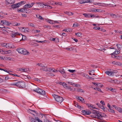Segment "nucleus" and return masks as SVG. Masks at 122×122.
I'll return each mask as SVG.
<instances>
[{"label":"nucleus","mask_w":122,"mask_h":122,"mask_svg":"<svg viewBox=\"0 0 122 122\" xmlns=\"http://www.w3.org/2000/svg\"><path fill=\"white\" fill-rule=\"evenodd\" d=\"M75 34L77 36L79 37H81L82 35L81 33H75Z\"/></svg>","instance_id":"obj_33"},{"label":"nucleus","mask_w":122,"mask_h":122,"mask_svg":"<svg viewBox=\"0 0 122 122\" xmlns=\"http://www.w3.org/2000/svg\"><path fill=\"white\" fill-rule=\"evenodd\" d=\"M28 25L30 26H31L33 27H35L34 25L32 23H29L28 24Z\"/></svg>","instance_id":"obj_36"},{"label":"nucleus","mask_w":122,"mask_h":122,"mask_svg":"<svg viewBox=\"0 0 122 122\" xmlns=\"http://www.w3.org/2000/svg\"><path fill=\"white\" fill-rule=\"evenodd\" d=\"M108 111L109 112L112 113H114L115 112V111L113 110L112 108H109V109H108Z\"/></svg>","instance_id":"obj_28"},{"label":"nucleus","mask_w":122,"mask_h":122,"mask_svg":"<svg viewBox=\"0 0 122 122\" xmlns=\"http://www.w3.org/2000/svg\"><path fill=\"white\" fill-rule=\"evenodd\" d=\"M97 49L98 50H99V51H103V50H105V49L104 48H98V49Z\"/></svg>","instance_id":"obj_45"},{"label":"nucleus","mask_w":122,"mask_h":122,"mask_svg":"<svg viewBox=\"0 0 122 122\" xmlns=\"http://www.w3.org/2000/svg\"><path fill=\"white\" fill-rule=\"evenodd\" d=\"M112 71H107L105 72V73L107 74L110 75L111 76L112 75H113L112 74Z\"/></svg>","instance_id":"obj_22"},{"label":"nucleus","mask_w":122,"mask_h":122,"mask_svg":"<svg viewBox=\"0 0 122 122\" xmlns=\"http://www.w3.org/2000/svg\"><path fill=\"white\" fill-rule=\"evenodd\" d=\"M33 90L35 92H36L44 96L46 95V92L45 91L42 89L39 88L38 87L36 88L35 90Z\"/></svg>","instance_id":"obj_3"},{"label":"nucleus","mask_w":122,"mask_h":122,"mask_svg":"<svg viewBox=\"0 0 122 122\" xmlns=\"http://www.w3.org/2000/svg\"><path fill=\"white\" fill-rule=\"evenodd\" d=\"M62 86L65 88L66 89H69V86H68L67 84L65 82H63V84Z\"/></svg>","instance_id":"obj_18"},{"label":"nucleus","mask_w":122,"mask_h":122,"mask_svg":"<svg viewBox=\"0 0 122 122\" xmlns=\"http://www.w3.org/2000/svg\"><path fill=\"white\" fill-rule=\"evenodd\" d=\"M22 31L24 32H29V30L27 28L22 27Z\"/></svg>","instance_id":"obj_13"},{"label":"nucleus","mask_w":122,"mask_h":122,"mask_svg":"<svg viewBox=\"0 0 122 122\" xmlns=\"http://www.w3.org/2000/svg\"><path fill=\"white\" fill-rule=\"evenodd\" d=\"M16 50L19 53L22 54L23 55H28L29 54L28 51L25 49L19 48L17 49Z\"/></svg>","instance_id":"obj_1"},{"label":"nucleus","mask_w":122,"mask_h":122,"mask_svg":"<svg viewBox=\"0 0 122 122\" xmlns=\"http://www.w3.org/2000/svg\"><path fill=\"white\" fill-rule=\"evenodd\" d=\"M25 10L24 8H22L20 10L18 9L17 10L19 12H23L25 11Z\"/></svg>","instance_id":"obj_24"},{"label":"nucleus","mask_w":122,"mask_h":122,"mask_svg":"<svg viewBox=\"0 0 122 122\" xmlns=\"http://www.w3.org/2000/svg\"><path fill=\"white\" fill-rule=\"evenodd\" d=\"M17 81L15 82H12L11 83V85H15L17 86Z\"/></svg>","instance_id":"obj_38"},{"label":"nucleus","mask_w":122,"mask_h":122,"mask_svg":"<svg viewBox=\"0 0 122 122\" xmlns=\"http://www.w3.org/2000/svg\"><path fill=\"white\" fill-rule=\"evenodd\" d=\"M10 77L8 76H6L5 77V79L6 80H7L9 79Z\"/></svg>","instance_id":"obj_59"},{"label":"nucleus","mask_w":122,"mask_h":122,"mask_svg":"<svg viewBox=\"0 0 122 122\" xmlns=\"http://www.w3.org/2000/svg\"><path fill=\"white\" fill-rule=\"evenodd\" d=\"M6 47L7 48L9 49L10 48H11V45L10 44H6Z\"/></svg>","instance_id":"obj_20"},{"label":"nucleus","mask_w":122,"mask_h":122,"mask_svg":"<svg viewBox=\"0 0 122 122\" xmlns=\"http://www.w3.org/2000/svg\"><path fill=\"white\" fill-rule=\"evenodd\" d=\"M17 87L20 88H25V82L20 81H17Z\"/></svg>","instance_id":"obj_4"},{"label":"nucleus","mask_w":122,"mask_h":122,"mask_svg":"<svg viewBox=\"0 0 122 122\" xmlns=\"http://www.w3.org/2000/svg\"><path fill=\"white\" fill-rule=\"evenodd\" d=\"M25 3V2L24 1H22L20 2L19 3H18V4H19L18 5H19V6L21 5L22 4H24Z\"/></svg>","instance_id":"obj_40"},{"label":"nucleus","mask_w":122,"mask_h":122,"mask_svg":"<svg viewBox=\"0 0 122 122\" xmlns=\"http://www.w3.org/2000/svg\"><path fill=\"white\" fill-rule=\"evenodd\" d=\"M79 25L78 24L76 23L73 24V27H77Z\"/></svg>","instance_id":"obj_34"},{"label":"nucleus","mask_w":122,"mask_h":122,"mask_svg":"<svg viewBox=\"0 0 122 122\" xmlns=\"http://www.w3.org/2000/svg\"><path fill=\"white\" fill-rule=\"evenodd\" d=\"M68 70L69 72L72 73H73L76 71V70H71L70 69H69Z\"/></svg>","instance_id":"obj_50"},{"label":"nucleus","mask_w":122,"mask_h":122,"mask_svg":"<svg viewBox=\"0 0 122 122\" xmlns=\"http://www.w3.org/2000/svg\"><path fill=\"white\" fill-rule=\"evenodd\" d=\"M112 106L115 108L117 110L118 107H117L116 106L114 105H112Z\"/></svg>","instance_id":"obj_61"},{"label":"nucleus","mask_w":122,"mask_h":122,"mask_svg":"<svg viewBox=\"0 0 122 122\" xmlns=\"http://www.w3.org/2000/svg\"><path fill=\"white\" fill-rule=\"evenodd\" d=\"M59 71L62 74L63 73H65V71L64 70V69L63 68H62V70H60V71Z\"/></svg>","instance_id":"obj_42"},{"label":"nucleus","mask_w":122,"mask_h":122,"mask_svg":"<svg viewBox=\"0 0 122 122\" xmlns=\"http://www.w3.org/2000/svg\"><path fill=\"white\" fill-rule=\"evenodd\" d=\"M120 51L119 49L117 50L116 49L115 50V51H116V52H117L116 54H118L120 53Z\"/></svg>","instance_id":"obj_52"},{"label":"nucleus","mask_w":122,"mask_h":122,"mask_svg":"<svg viewBox=\"0 0 122 122\" xmlns=\"http://www.w3.org/2000/svg\"><path fill=\"white\" fill-rule=\"evenodd\" d=\"M101 112L99 111H98V112H97V115L96 116H97L99 115V116H100V117H107V116L106 115V114H105V116H103L101 114Z\"/></svg>","instance_id":"obj_16"},{"label":"nucleus","mask_w":122,"mask_h":122,"mask_svg":"<svg viewBox=\"0 0 122 122\" xmlns=\"http://www.w3.org/2000/svg\"><path fill=\"white\" fill-rule=\"evenodd\" d=\"M117 110L120 112L122 113V109L120 107H118Z\"/></svg>","instance_id":"obj_29"},{"label":"nucleus","mask_w":122,"mask_h":122,"mask_svg":"<svg viewBox=\"0 0 122 122\" xmlns=\"http://www.w3.org/2000/svg\"><path fill=\"white\" fill-rule=\"evenodd\" d=\"M51 68H47V66L46 67L45 66H44V67H43L41 68L40 69V70L46 71H50V70H51Z\"/></svg>","instance_id":"obj_9"},{"label":"nucleus","mask_w":122,"mask_h":122,"mask_svg":"<svg viewBox=\"0 0 122 122\" xmlns=\"http://www.w3.org/2000/svg\"><path fill=\"white\" fill-rule=\"evenodd\" d=\"M44 27L45 28H50V27L49 26H47L46 25H44Z\"/></svg>","instance_id":"obj_62"},{"label":"nucleus","mask_w":122,"mask_h":122,"mask_svg":"<svg viewBox=\"0 0 122 122\" xmlns=\"http://www.w3.org/2000/svg\"><path fill=\"white\" fill-rule=\"evenodd\" d=\"M92 111H91V113H93L95 115H97V112H98V111L95 110L93 109H92Z\"/></svg>","instance_id":"obj_23"},{"label":"nucleus","mask_w":122,"mask_h":122,"mask_svg":"<svg viewBox=\"0 0 122 122\" xmlns=\"http://www.w3.org/2000/svg\"><path fill=\"white\" fill-rule=\"evenodd\" d=\"M82 113L86 115H90L91 112L90 111H89L87 110H83L82 111Z\"/></svg>","instance_id":"obj_8"},{"label":"nucleus","mask_w":122,"mask_h":122,"mask_svg":"<svg viewBox=\"0 0 122 122\" xmlns=\"http://www.w3.org/2000/svg\"><path fill=\"white\" fill-rule=\"evenodd\" d=\"M46 20V22L49 23L50 24H52L53 23V22H51V20Z\"/></svg>","instance_id":"obj_47"},{"label":"nucleus","mask_w":122,"mask_h":122,"mask_svg":"<svg viewBox=\"0 0 122 122\" xmlns=\"http://www.w3.org/2000/svg\"><path fill=\"white\" fill-rule=\"evenodd\" d=\"M22 36V40H25L26 39V37L25 36L23 35L22 34V35H21Z\"/></svg>","instance_id":"obj_48"},{"label":"nucleus","mask_w":122,"mask_h":122,"mask_svg":"<svg viewBox=\"0 0 122 122\" xmlns=\"http://www.w3.org/2000/svg\"><path fill=\"white\" fill-rule=\"evenodd\" d=\"M106 89L107 90H109L113 92L114 91V90H115V89H113L112 88H111V87L107 88H106Z\"/></svg>","instance_id":"obj_25"},{"label":"nucleus","mask_w":122,"mask_h":122,"mask_svg":"<svg viewBox=\"0 0 122 122\" xmlns=\"http://www.w3.org/2000/svg\"><path fill=\"white\" fill-rule=\"evenodd\" d=\"M31 122H43L38 117H36L35 118L31 117L30 118Z\"/></svg>","instance_id":"obj_5"},{"label":"nucleus","mask_w":122,"mask_h":122,"mask_svg":"<svg viewBox=\"0 0 122 122\" xmlns=\"http://www.w3.org/2000/svg\"><path fill=\"white\" fill-rule=\"evenodd\" d=\"M94 89L95 90H97L98 91H99L101 92H102L101 90V89L98 87H96V88H94Z\"/></svg>","instance_id":"obj_30"},{"label":"nucleus","mask_w":122,"mask_h":122,"mask_svg":"<svg viewBox=\"0 0 122 122\" xmlns=\"http://www.w3.org/2000/svg\"><path fill=\"white\" fill-rule=\"evenodd\" d=\"M29 4H27L25 5L23 7L24 8H28L29 7Z\"/></svg>","instance_id":"obj_43"},{"label":"nucleus","mask_w":122,"mask_h":122,"mask_svg":"<svg viewBox=\"0 0 122 122\" xmlns=\"http://www.w3.org/2000/svg\"><path fill=\"white\" fill-rule=\"evenodd\" d=\"M75 106L81 110H82L83 109V108L82 107L78 105V104H76L75 105Z\"/></svg>","instance_id":"obj_26"},{"label":"nucleus","mask_w":122,"mask_h":122,"mask_svg":"<svg viewBox=\"0 0 122 122\" xmlns=\"http://www.w3.org/2000/svg\"><path fill=\"white\" fill-rule=\"evenodd\" d=\"M19 70L21 71H23L24 72H26V71L27 70H26V69L24 68H20L19 69Z\"/></svg>","instance_id":"obj_27"},{"label":"nucleus","mask_w":122,"mask_h":122,"mask_svg":"<svg viewBox=\"0 0 122 122\" xmlns=\"http://www.w3.org/2000/svg\"><path fill=\"white\" fill-rule=\"evenodd\" d=\"M35 80L38 81H40V80L37 78H35Z\"/></svg>","instance_id":"obj_63"},{"label":"nucleus","mask_w":122,"mask_h":122,"mask_svg":"<svg viewBox=\"0 0 122 122\" xmlns=\"http://www.w3.org/2000/svg\"><path fill=\"white\" fill-rule=\"evenodd\" d=\"M5 53L6 54H8V53H9L11 52V51L10 50H9L7 51H5Z\"/></svg>","instance_id":"obj_51"},{"label":"nucleus","mask_w":122,"mask_h":122,"mask_svg":"<svg viewBox=\"0 0 122 122\" xmlns=\"http://www.w3.org/2000/svg\"><path fill=\"white\" fill-rule=\"evenodd\" d=\"M92 1V0H79L78 2L80 4H82L86 3H91Z\"/></svg>","instance_id":"obj_6"},{"label":"nucleus","mask_w":122,"mask_h":122,"mask_svg":"<svg viewBox=\"0 0 122 122\" xmlns=\"http://www.w3.org/2000/svg\"><path fill=\"white\" fill-rule=\"evenodd\" d=\"M117 46L118 48L119 49H120L121 47V46L120 44H118L117 45Z\"/></svg>","instance_id":"obj_54"},{"label":"nucleus","mask_w":122,"mask_h":122,"mask_svg":"<svg viewBox=\"0 0 122 122\" xmlns=\"http://www.w3.org/2000/svg\"><path fill=\"white\" fill-rule=\"evenodd\" d=\"M52 96L54 97L56 100L59 103H61L63 100V98L62 97L54 94H53Z\"/></svg>","instance_id":"obj_2"},{"label":"nucleus","mask_w":122,"mask_h":122,"mask_svg":"<svg viewBox=\"0 0 122 122\" xmlns=\"http://www.w3.org/2000/svg\"><path fill=\"white\" fill-rule=\"evenodd\" d=\"M81 97V99H80V97H77V99H78L79 100H80V101L83 102V100H84V99L82 97Z\"/></svg>","instance_id":"obj_37"},{"label":"nucleus","mask_w":122,"mask_h":122,"mask_svg":"<svg viewBox=\"0 0 122 122\" xmlns=\"http://www.w3.org/2000/svg\"><path fill=\"white\" fill-rule=\"evenodd\" d=\"M5 28L4 26L2 24L0 23V28Z\"/></svg>","instance_id":"obj_53"},{"label":"nucleus","mask_w":122,"mask_h":122,"mask_svg":"<svg viewBox=\"0 0 122 122\" xmlns=\"http://www.w3.org/2000/svg\"><path fill=\"white\" fill-rule=\"evenodd\" d=\"M100 108L105 111V108H104V107L103 106L101 105L100 107Z\"/></svg>","instance_id":"obj_49"},{"label":"nucleus","mask_w":122,"mask_h":122,"mask_svg":"<svg viewBox=\"0 0 122 122\" xmlns=\"http://www.w3.org/2000/svg\"><path fill=\"white\" fill-rule=\"evenodd\" d=\"M65 13L69 15H73V13L71 12L66 11L64 12Z\"/></svg>","instance_id":"obj_21"},{"label":"nucleus","mask_w":122,"mask_h":122,"mask_svg":"<svg viewBox=\"0 0 122 122\" xmlns=\"http://www.w3.org/2000/svg\"><path fill=\"white\" fill-rule=\"evenodd\" d=\"M70 84L73 86L77 87V85H78L77 84H75L73 82L71 83Z\"/></svg>","instance_id":"obj_39"},{"label":"nucleus","mask_w":122,"mask_h":122,"mask_svg":"<svg viewBox=\"0 0 122 122\" xmlns=\"http://www.w3.org/2000/svg\"><path fill=\"white\" fill-rule=\"evenodd\" d=\"M96 11L97 12H103V10L100 9H97Z\"/></svg>","instance_id":"obj_46"},{"label":"nucleus","mask_w":122,"mask_h":122,"mask_svg":"<svg viewBox=\"0 0 122 122\" xmlns=\"http://www.w3.org/2000/svg\"><path fill=\"white\" fill-rule=\"evenodd\" d=\"M77 91L78 92H84V91H83V90L80 88L78 89H77Z\"/></svg>","instance_id":"obj_32"},{"label":"nucleus","mask_w":122,"mask_h":122,"mask_svg":"<svg viewBox=\"0 0 122 122\" xmlns=\"http://www.w3.org/2000/svg\"><path fill=\"white\" fill-rule=\"evenodd\" d=\"M112 74H113V73H116L117 72V71L116 70H114L112 71Z\"/></svg>","instance_id":"obj_56"},{"label":"nucleus","mask_w":122,"mask_h":122,"mask_svg":"<svg viewBox=\"0 0 122 122\" xmlns=\"http://www.w3.org/2000/svg\"><path fill=\"white\" fill-rule=\"evenodd\" d=\"M22 15L23 17H27L26 15L25 14H22Z\"/></svg>","instance_id":"obj_64"},{"label":"nucleus","mask_w":122,"mask_h":122,"mask_svg":"<svg viewBox=\"0 0 122 122\" xmlns=\"http://www.w3.org/2000/svg\"><path fill=\"white\" fill-rule=\"evenodd\" d=\"M6 1L8 4L14 3L15 2V0H6Z\"/></svg>","instance_id":"obj_14"},{"label":"nucleus","mask_w":122,"mask_h":122,"mask_svg":"<svg viewBox=\"0 0 122 122\" xmlns=\"http://www.w3.org/2000/svg\"><path fill=\"white\" fill-rule=\"evenodd\" d=\"M81 75L82 76L88 79L89 78V76L88 74H86L84 73H82Z\"/></svg>","instance_id":"obj_19"},{"label":"nucleus","mask_w":122,"mask_h":122,"mask_svg":"<svg viewBox=\"0 0 122 122\" xmlns=\"http://www.w3.org/2000/svg\"><path fill=\"white\" fill-rule=\"evenodd\" d=\"M96 85L97 86V87H102L103 86V85H101V84L99 83H97V84Z\"/></svg>","instance_id":"obj_35"},{"label":"nucleus","mask_w":122,"mask_h":122,"mask_svg":"<svg viewBox=\"0 0 122 122\" xmlns=\"http://www.w3.org/2000/svg\"><path fill=\"white\" fill-rule=\"evenodd\" d=\"M48 3L49 5H54V2L52 1H49Z\"/></svg>","instance_id":"obj_41"},{"label":"nucleus","mask_w":122,"mask_h":122,"mask_svg":"<svg viewBox=\"0 0 122 122\" xmlns=\"http://www.w3.org/2000/svg\"><path fill=\"white\" fill-rule=\"evenodd\" d=\"M112 63L113 65L122 66V63L119 62L115 61L112 62Z\"/></svg>","instance_id":"obj_11"},{"label":"nucleus","mask_w":122,"mask_h":122,"mask_svg":"<svg viewBox=\"0 0 122 122\" xmlns=\"http://www.w3.org/2000/svg\"><path fill=\"white\" fill-rule=\"evenodd\" d=\"M93 28L96 30H101V31L102 30V29H100V28L99 27L95 26L94 27V28Z\"/></svg>","instance_id":"obj_31"},{"label":"nucleus","mask_w":122,"mask_h":122,"mask_svg":"<svg viewBox=\"0 0 122 122\" xmlns=\"http://www.w3.org/2000/svg\"><path fill=\"white\" fill-rule=\"evenodd\" d=\"M18 5L19 4L18 3L13 4L11 5V6L13 8H15L19 7L20 6Z\"/></svg>","instance_id":"obj_15"},{"label":"nucleus","mask_w":122,"mask_h":122,"mask_svg":"<svg viewBox=\"0 0 122 122\" xmlns=\"http://www.w3.org/2000/svg\"><path fill=\"white\" fill-rule=\"evenodd\" d=\"M18 35L20 36V35H22L21 34L19 33L18 32H16L14 33V32L12 33V34L11 35V36L12 38H14L16 37V36Z\"/></svg>","instance_id":"obj_10"},{"label":"nucleus","mask_w":122,"mask_h":122,"mask_svg":"<svg viewBox=\"0 0 122 122\" xmlns=\"http://www.w3.org/2000/svg\"><path fill=\"white\" fill-rule=\"evenodd\" d=\"M100 103L103 105H105V103L104 101H101L100 102Z\"/></svg>","instance_id":"obj_58"},{"label":"nucleus","mask_w":122,"mask_h":122,"mask_svg":"<svg viewBox=\"0 0 122 122\" xmlns=\"http://www.w3.org/2000/svg\"><path fill=\"white\" fill-rule=\"evenodd\" d=\"M38 17H39L38 18L40 20H44V19L40 15V16H39Z\"/></svg>","instance_id":"obj_55"},{"label":"nucleus","mask_w":122,"mask_h":122,"mask_svg":"<svg viewBox=\"0 0 122 122\" xmlns=\"http://www.w3.org/2000/svg\"><path fill=\"white\" fill-rule=\"evenodd\" d=\"M0 22L4 25H9V22L6 20H1Z\"/></svg>","instance_id":"obj_12"},{"label":"nucleus","mask_w":122,"mask_h":122,"mask_svg":"<svg viewBox=\"0 0 122 122\" xmlns=\"http://www.w3.org/2000/svg\"><path fill=\"white\" fill-rule=\"evenodd\" d=\"M6 60H12L13 61H14V59H12V60L11 59L12 58H11L9 57H6Z\"/></svg>","instance_id":"obj_44"},{"label":"nucleus","mask_w":122,"mask_h":122,"mask_svg":"<svg viewBox=\"0 0 122 122\" xmlns=\"http://www.w3.org/2000/svg\"><path fill=\"white\" fill-rule=\"evenodd\" d=\"M51 70H50V71H52L53 72H55L56 71V70L54 69H51Z\"/></svg>","instance_id":"obj_60"},{"label":"nucleus","mask_w":122,"mask_h":122,"mask_svg":"<svg viewBox=\"0 0 122 122\" xmlns=\"http://www.w3.org/2000/svg\"><path fill=\"white\" fill-rule=\"evenodd\" d=\"M29 112L31 114H32L35 116H37L38 115L39 113H37L36 111L34 110H32L29 109Z\"/></svg>","instance_id":"obj_7"},{"label":"nucleus","mask_w":122,"mask_h":122,"mask_svg":"<svg viewBox=\"0 0 122 122\" xmlns=\"http://www.w3.org/2000/svg\"><path fill=\"white\" fill-rule=\"evenodd\" d=\"M83 15L86 18H87L88 17V14L86 13H84Z\"/></svg>","instance_id":"obj_57"},{"label":"nucleus","mask_w":122,"mask_h":122,"mask_svg":"<svg viewBox=\"0 0 122 122\" xmlns=\"http://www.w3.org/2000/svg\"><path fill=\"white\" fill-rule=\"evenodd\" d=\"M38 5L39 7H41L42 8H44V6L43 4L40 3V2H37L36 3V5Z\"/></svg>","instance_id":"obj_17"}]
</instances>
